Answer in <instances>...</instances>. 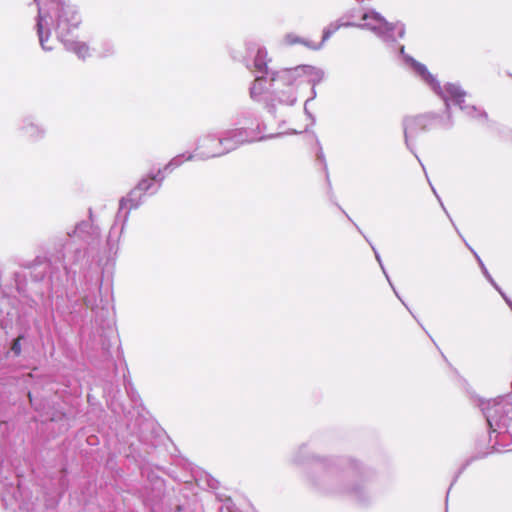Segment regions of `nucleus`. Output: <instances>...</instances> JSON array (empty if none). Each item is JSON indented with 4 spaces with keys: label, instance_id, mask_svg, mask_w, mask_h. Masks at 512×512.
<instances>
[{
    "label": "nucleus",
    "instance_id": "f257e3e1",
    "mask_svg": "<svg viewBox=\"0 0 512 512\" xmlns=\"http://www.w3.org/2000/svg\"><path fill=\"white\" fill-rule=\"evenodd\" d=\"M53 6L57 14L56 28L61 35L69 33L72 29L77 28L80 25V16L72 6L58 2H53Z\"/></svg>",
    "mask_w": 512,
    "mask_h": 512
},
{
    "label": "nucleus",
    "instance_id": "f03ea898",
    "mask_svg": "<svg viewBox=\"0 0 512 512\" xmlns=\"http://www.w3.org/2000/svg\"><path fill=\"white\" fill-rule=\"evenodd\" d=\"M444 100L447 105L453 103L464 110L467 108L465 105L466 93L455 85H448L444 90Z\"/></svg>",
    "mask_w": 512,
    "mask_h": 512
},
{
    "label": "nucleus",
    "instance_id": "7ed1b4c3",
    "mask_svg": "<svg viewBox=\"0 0 512 512\" xmlns=\"http://www.w3.org/2000/svg\"><path fill=\"white\" fill-rule=\"evenodd\" d=\"M406 61L411 65L415 72L418 73L423 79L429 82L433 80V76L430 74L425 65L411 57H407Z\"/></svg>",
    "mask_w": 512,
    "mask_h": 512
},
{
    "label": "nucleus",
    "instance_id": "20e7f679",
    "mask_svg": "<svg viewBox=\"0 0 512 512\" xmlns=\"http://www.w3.org/2000/svg\"><path fill=\"white\" fill-rule=\"evenodd\" d=\"M351 24L349 23H345V24H339V23H334V24H331L329 25L324 31H323V35H322V41L319 45H314V46H309L310 48H313V49H318L320 48L332 35H334L340 28L342 27H348L350 26Z\"/></svg>",
    "mask_w": 512,
    "mask_h": 512
},
{
    "label": "nucleus",
    "instance_id": "39448f33",
    "mask_svg": "<svg viewBox=\"0 0 512 512\" xmlns=\"http://www.w3.org/2000/svg\"><path fill=\"white\" fill-rule=\"evenodd\" d=\"M254 68L259 72L267 71V52L264 49H256L254 57Z\"/></svg>",
    "mask_w": 512,
    "mask_h": 512
},
{
    "label": "nucleus",
    "instance_id": "423d86ee",
    "mask_svg": "<svg viewBox=\"0 0 512 512\" xmlns=\"http://www.w3.org/2000/svg\"><path fill=\"white\" fill-rule=\"evenodd\" d=\"M363 20L371 22H366L364 25L370 29H377L381 28L384 24V19L380 17L378 14L371 13V14H364L362 17Z\"/></svg>",
    "mask_w": 512,
    "mask_h": 512
},
{
    "label": "nucleus",
    "instance_id": "0eeeda50",
    "mask_svg": "<svg viewBox=\"0 0 512 512\" xmlns=\"http://www.w3.org/2000/svg\"><path fill=\"white\" fill-rule=\"evenodd\" d=\"M69 50L74 52L81 59H86L89 56V47L86 43L83 42L71 43Z\"/></svg>",
    "mask_w": 512,
    "mask_h": 512
},
{
    "label": "nucleus",
    "instance_id": "6e6552de",
    "mask_svg": "<svg viewBox=\"0 0 512 512\" xmlns=\"http://www.w3.org/2000/svg\"><path fill=\"white\" fill-rule=\"evenodd\" d=\"M154 181L155 179L154 178H145V179H142L135 190H138L140 192H146L148 191L152 185L154 184Z\"/></svg>",
    "mask_w": 512,
    "mask_h": 512
},
{
    "label": "nucleus",
    "instance_id": "1a4fd4ad",
    "mask_svg": "<svg viewBox=\"0 0 512 512\" xmlns=\"http://www.w3.org/2000/svg\"><path fill=\"white\" fill-rule=\"evenodd\" d=\"M285 42L286 44L288 45H296V44H303V45H306V46H309L307 44L306 41H304L303 39H301L300 37L296 36V35H293V34H288L286 37H285Z\"/></svg>",
    "mask_w": 512,
    "mask_h": 512
},
{
    "label": "nucleus",
    "instance_id": "9d476101",
    "mask_svg": "<svg viewBox=\"0 0 512 512\" xmlns=\"http://www.w3.org/2000/svg\"><path fill=\"white\" fill-rule=\"evenodd\" d=\"M43 21H44V18L41 15V11H40L39 12V20H38V23H37V28H38V34H39V37H40V43H41L42 47L46 49L45 44H44V40L42 38V29H43L42 22Z\"/></svg>",
    "mask_w": 512,
    "mask_h": 512
},
{
    "label": "nucleus",
    "instance_id": "9b49d317",
    "mask_svg": "<svg viewBox=\"0 0 512 512\" xmlns=\"http://www.w3.org/2000/svg\"><path fill=\"white\" fill-rule=\"evenodd\" d=\"M22 337L19 336L17 337L14 341H13V344H12V351L16 354V355H19L21 353V344H20V341H21Z\"/></svg>",
    "mask_w": 512,
    "mask_h": 512
},
{
    "label": "nucleus",
    "instance_id": "f8f14e48",
    "mask_svg": "<svg viewBox=\"0 0 512 512\" xmlns=\"http://www.w3.org/2000/svg\"><path fill=\"white\" fill-rule=\"evenodd\" d=\"M133 207H136V205L132 204V199H130V198H123L120 201V208L121 209H123V208L132 209Z\"/></svg>",
    "mask_w": 512,
    "mask_h": 512
},
{
    "label": "nucleus",
    "instance_id": "ddd939ff",
    "mask_svg": "<svg viewBox=\"0 0 512 512\" xmlns=\"http://www.w3.org/2000/svg\"><path fill=\"white\" fill-rule=\"evenodd\" d=\"M278 74H279V76H280L281 78H287V79H289V78H290V76H291V71H290V70H283V71L279 72Z\"/></svg>",
    "mask_w": 512,
    "mask_h": 512
},
{
    "label": "nucleus",
    "instance_id": "4468645a",
    "mask_svg": "<svg viewBox=\"0 0 512 512\" xmlns=\"http://www.w3.org/2000/svg\"><path fill=\"white\" fill-rule=\"evenodd\" d=\"M261 80H262L261 78H256V80H255V84H254V86H253V87H252V89H251V95H252V96H253V95H254V93H255V90H256V84H257V83H259Z\"/></svg>",
    "mask_w": 512,
    "mask_h": 512
},
{
    "label": "nucleus",
    "instance_id": "2eb2a0df",
    "mask_svg": "<svg viewBox=\"0 0 512 512\" xmlns=\"http://www.w3.org/2000/svg\"><path fill=\"white\" fill-rule=\"evenodd\" d=\"M400 52H401L402 54L404 53V47H401Z\"/></svg>",
    "mask_w": 512,
    "mask_h": 512
}]
</instances>
